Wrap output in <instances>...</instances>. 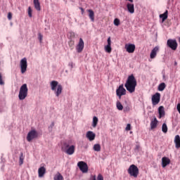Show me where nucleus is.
<instances>
[{"label": "nucleus", "mask_w": 180, "mask_h": 180, "mask_svg": "<svg viewBox=\"0 0 180 180\" xmlns=\"http://www.w3.org/2000/svg\"><path fill=\"white\" fill-rule=\"evenodd\" d=\"M124 86L129 94H133V92L136 91V86H137V80H136V77H134L133 75L128 77Z\"/></svg>", "instance_id": "f257e3e1"}, {"label": "nucleus", "mask_w": 180, "mask_h": 180, "mask_svg": "<svg viewBox=\"0 0 180 180\" xmlns=\"http://www.w3.org/2000/svg\"><path fill=\"white\" fill-rule=\"evenodd\" d=\"M50 86L51 91H53L56 95L58 98L63 94V86L58 84V82L53 80L51 82Z\"/></svg>", "instance_id": "f03ea898"}, {"label": "nucleus", "mask_w": 180, "mask_h": 180, "mask_svg": "<svg viewBox=\"0 0 180 180\" xmlns=\"http://www.w3.org/2000/svg\"><path fill=\"white\" fill-rule=\"evenodd\" d=\"M29 89H27V84H24L20 88V91L18 94V98L20 101H24L27 97V92Z\"/></svg>", "instance_id": "7ed1b4c3"}, {"label": "nucleus", "mask_w": 180, "mask_h": 180, "mask_svg": "<svg viewBox=\"0 0 180 180\" xmlns=\"http://www.w3.org/2000/svg\"><path fill=\"white\" fill-rule=\"evenodd\" d=\"M127 172L130 176L137 178V176H139V167L134 165H131L129 166Z\"/></svg>", "instance_id": "20e7f679"}, {"label": "nucleus", "mask_w": 180, "mask_h": 180, "mask_svg": "<svg viewBox=\"0 0 180 180\" xmlns=\"http://www.w3.org/2000/svg\"><path fill=\"white\" fill-rule=\"evenodd\" d=\"M20 67L21 74H25L26 71H27V59L26 58H23L20 61Z\"/></svg>", "instance_id": "39448f33"}, {"label": "nucleus", "mask_w": 180, "mask_h": 180, "mask_svg": "<svg viewBox=\"0 0 180 180\" xmlns=\"http://www.w3.org/2000/svg\"><path fill=\"white\" fill-rule=\"evenodd\" d=\"M64 148L66 149L65 150V152L68 155H72V154H74V153H75V146H74V145H72L70 146V145L68 143H65Z\"/></svg>", "instance_id": "423d86ee"}, {"label": "nucleus", "mask_w": 180, "mask_h": 180, "mask_svg": "<svg viewBox=\"0 0 180 180\" xmlns=\"http://www.w3.org/2000/svg\"><path fill=\"white\" fill-rule=\"evenodd\" d=\"M39 134L36 131V129H32L30 132H28L27 136V141H32L34 139H37Z\"/></svg>", "instance_id": "0eeeda50"}, {"label": "nucleus", "mask_w": 180, "mask_h": 180, "mask_svg": "<svg viewBox=\"0 0 180 180\" xmlns=\"http://www.w3.org/2000/svg\"><path fill=\"white\" fill-rule=\"evenodd\" d=\"M77 167H79L80 171H82L83 174H86V172H88V165H86L85 162H79L77 163Z\"/></svg>", "instance_id": "6e6552de"}, {"label": "nucleus", "mask_w": 180, "mask_h": 180, "mask_svg": "<svg viewBox=\"0 0 180 180\" xmlns=\"http://www.w3.org/2000/svg\"><path fill=\"white\" fill-rule=\"evenodd\" d=\"M167 45L168 46V47L172 49V50H176V48L178 47V43L175 39H168Z\"/></svg>", "instance_id": "1a4fd4ad"}, {"label": "nucleus", "mask_w": 180, "mask_h": 180, "mask_svg": "<svg viewBox=\"0 0 180 180\" xmlns=\"http://www.w3.org/2000/svg\"><path fill=\"white\" fill-rule=\"evenodd\" d=\"M116 94L120 98H121L123 95H126V89L123 87V84H121L119 86V88L116 91Z\"/></svg>", "instance_id": "9d476101"}, {"label": "nucleus", "mask_w": 180, "mask_h": 180, "mask_svg": "<svg viewBox=\"0 0 180 180\" xmlns=\"http://www.w3.org/2000/svg\"><path fill=\"white\" fill-rule=\"evenodd\" d=\"M124 49L127 53H134V51L136 50V45L133 44H126Z\"/></svg>", "instance_id": "9b49d317"}, {"label": "nucleus", "mask_w": 180, "mask_h": 180, "mask_svg": "<svg viewBox=\"0 0 180 180\" xmlns=\"http://www.w3.org/2000/svg\"><path fill=\"white\" fill-rule=\"evenodd\" d=\"M160 96H161V94H160V93H156L155 95L152 96L153 105H158V103H160Z\"/></svg>", "instance_id": "f8f14e48"}, {"label": "nucleus", "mask_w": 180, "mask_h": 180, "mask_svg": "<svg viewBox=\"0 0 180 180\" xmlns=\"http://www.w3.org/2000/svg\"><path fill=\"white\" fill-rule=\"evenodd\" d=\"M84 40L82 39V38H80L79 43L76 47V50L77 53H81L84 50Z\"/></svg>", "instance_id": "ddd939ff"}, {"label": "nucleus", "mask_w": 180, "mask_h": 180, "mask_svg": "<svg viewBox=\"0 0 180 180\" xmlns=\"http://www.w3.org/2000/svg\"><path fill=\"white\" fill-rule=\"evenodd\" d=\"M86 137L89 140V141H94V140H95V137H96V134H95L94 131H88L86 134Z\"/></svg>", "instance_id": "4468645a"}, {"label": "nucleus", "mask_w": 180, "mask_h": 180, "mask_svg": "<svg viewBox=\"0 0 180 180\" xmlns=\"http://www.w3.org/2000/svg\"><path fill=\"white\" fill-rule=\"evenodd\" d=\"M44 175H46V167H40L38 169V176L39 178H44Z\"/></svg>", "instance_id": "2eb2a0df"}, {"label": "nucleus", "mask_w": 180, "mask_h": 180, "mask_svg": "<svg viewBox=\"0 0 180 180\" xmlns=\"http://www.w3.org/2000/svg\"><path fill=\"white\" fill-rule=\"evenodd\" d=\"M169 162H171V160H169V158L167 157H164L162 158V168H165L167 165H169Z\"/></svg>", "instance_id": "dca6fc26"}, {"label": "nucleus", "mask_w": 180, "mask_h": 180, "mask_svg": "<svg viewBox=\"0 0 180 180\" xmlns=\"http://www.w3.org/2000/svg\"><path fill=\"white\" fill-rule=\"evenodd\" d=\"M159 48L158 46H155L150 52V58H154L155 57H157V53H158Z\"/></svg>", "instance_id": "f3484780"}, {"label": "nucleus", "mask_w": 180, "mask_h": 180, "mask_svg": "<svg viewBox=\"0 0 180 180\" xmlns=\"http://www.w3.org/2000/svg\"><path fill=\"white\" fill-rule=\"evenodd\" d=\"M127 11L129 13H134V4L128 3L127 4Z\"/></svg>", "instance_id": "a211bd4d"}, {"label": "nucleus", "mask_w": 180, "mask_h": 180, "mask_svg": "<svg viewBox=\"0 0 180 180\" xmlns=\"http://www.w3.org/2000/svg\"><path fill=\"white\" fill-rule=\"evenodd\" d=\"M158 124V120H157V118L155 117L153 120L150 122V129L151 130L155 129L157 127V124Z\"/></svg>", "instance_id": "6ab92c4d"}, {"label": "nucleus", "mask_w": 180, "mask_h": 180, "mask_svg": "<svg viewBox=\"0 0 180 180\" xmlns=\"http://www.w3.org/2000/svg\"><path fill=\"white\" fill-rule=\"evenodd\" d=\"M159 118L164 117L165 116V110H164V107L160 106L158 108Z\"/></svg>", "instance_id": "aec40b11"}, {"label": "nucleus", "mask_w": 180, "mask_h": 180, "mask_svg": "<svg viewBox=\"0 0 180 180\" xmlns=\"http://www.w3.org/2000/svg\"><path fill=\"white\" fill-rule=\"evenodd\" d=\"M174 143L176 145V148H180V136H179V135H176L174 137Z\"/></svg>", "instance_id": "412c9836"}, {"label": "nucleus", "mask_w": 180, "mask_h": 180, "mask_svg": "<svg viewBox=\"0 0 180 180\" xmlns=\"http://www.w3.org/2000/svg\"><path fill=\"white\" fill-rule=\"evenodd\" d=\"M89 12V17L90 18L91 22L95 21V13H94V11L89 9L88 10Z\"/></svg>", "instance_id": "4be33fe9"}, {"label": "nucleus", "mask_w": 180, "mask_h": 180, "mask_svg": "<svg viewBox=\"0 0 180 180\" xmlns=\"http://www.w3.org/2000/svg\"><path fill=\"white\" fill-rule=\"evenodd\" d=\"M98 122H99V120L97 118L96 116H94L93 117V121H92V127L95 128L96 126H98Z\"/></svg>", "instance_id": "5701e85b"}, {"label": "nucleus", "mask_w": 180, "mask_h": 180, "mask_svg": "<svg viewBox=\"0 0 180 180\" xmlns=\"http://www.w3.org/2000/svg\"><path fill=\"white\" fill-rule=\"evenodd\" d=\"M34 6L35 9H37V11H41L40 2L39 1V0H34Z\"/></svg>", "instance_id": "b1692460"}, {"label": "nucleus", "mask_w": 180, "mask_h": 180, "mask_svg": "<svg viewBox=\"0 0 180 180\" xmlns=\"http://www.w3.org/2000/svg\"><path fill=\"white\" fill-rule=\"evenodd\" d=\"M160 18L164 22L168 18V11H166L163 14H160Z\"/></svg>", "instance_id": "393cba45"}, {"label": "nucleus", "mask_w": 180, "mask_h": 180, "mask_svg": "<svg viewBox=\"0 0 180 180\" xmlns=\"http://www.w3.org/2000/svg\"><path fill=\"white\" fill-rule=\"evenodd\" d=\"M166 86H167V85L165 84V83L162 82L159 84L158 89V91L162 92V91H164V89H165Z\"/></svg>", "instance_id": "a878e982"}, {"label": "nucleus", "mask_w": 180, "mask_h": 180, "mask_svg": "<svg viewBox=\"0 0 180 180\" xmlns=\"http://www.w3.org/2000/svg\"><path fill=\"white\" fill-rule=\"evenodd\" d=\"M54 180H63L64 179V177H63V175L60 174V172H58L53 177Z\"/></svg>", "instance_id": "bb28decb"}, {"label": "nucleus", "mask_w": 180, "mask_h": 180, "mask_svg": "<svg viewBox=\"0 0 180 180\" xmlns=\"http://www.w3.org/2000/svg\"><path fill=\"white\" fill-rule=\"evenodd\" d=\"M24 160H25V155H23V153H21L19 158V165H23Z\"/></svg>", "instance_id": "cd10ccee"}, {"label": "nucleus", "mask_w": 180, "mask_h": 180, "mask_svg": "<svg viewBox=\"0 0 180 180\" xmlns=\"http://www.w3.org/2000/svg\"><path fill=\"white\" fill-rule=\"evenodd\" d=\"M91 179L92 180H103V176L102 174H99L96 178V176H91Z\"/></svg>", "instance_id": "c85d7f7f"}, {"label": "nucleus", "mask_w": 180, "mask_h": 180, "mask_svg": "<svg viewBox=\"0 0 180 180\" xmlns=\"http://www.w3.org/2000/svg\"><path fill=\"white\" fill-rule=\"evenodd\" d=\"M116 106L118 110H123V105H122V103H120V101H117Z\"/></svg>", "instance_id": "c756f323"}, {"label": "nucleus", "mask_w": 180, "mask_h": 180, "mask_svg": "<svg viewBox=\"0 0 180 180\" xmlns=\"http://www.w3.org/2000/svg\"><path fill=\"white\" fill-rule=\"evenodd\" d=\"M93 148L94 151L99 152L101 151V145L99 143L94 144Z\"/></svg>", "instance_id": "7c9ffc66"}, {"label": "nucleus", "mask_w": 180, "mask_h": 180, "mask_svg": "<svg viewBox=\"0 0 180 180\" xmlns=\"http://www.w3.org/2000/svg\"><path fill=\"white\" fill-rule=\"evenodd\" d=\"M162 131L163 133H167L168 131V127H167V124L164 123L162 126Z\"/></svg>", "instance_id": "2f4dec72"}, {"label": "nucleus", "mask_w": 180, "mask_h": 180, "mask_svg": "<svg viewBox=\"0 0 180 180\" xmlns=\"http://www.w3.org/2000/svg\"><path fill=\"white\" fill-rule=\"evenodd\" d=\"M105 51H106V53H112V47H110V45L105 46Z\"/></svg>", "instance_id": "473e14b6"}, {"label": "nucleus", "mask_w": 180, "mask_h": 180, "mask_svg": "<svg viewBox=\"0 0 180 180\" xmlns=\"http://www.w3.org/2000/svg\"><path fill=\"white\" fill-rule=\"evenodd\" d=\"M115 26H119L120 25V20L119 18H115L113 22Z\"/></svg>", "instance_id": "72a5a7b5"}, {"label": "nucleus", "mask_w": 180, "mask_h": 180, "mask_svg": "<svg viewBox=\"0 0 180 180\" xmlns=\"http://www.w3.org/2000/svg\"><path fill=\"white\" fill-rule=\"evenodd\" d=\"M38 39L39 40V42L41 43V41H43V35L40 33L38 34Z\"/></svg>", "instance_id": "f704fd0d"}, {"label": "nucleus", "mask_w": 180, "mask_h": 180, "mask_svg": "<svg viewBox=\"0 0 180 180\" xmlns=\"http://www.w3.org/2000/svg\"><path fill=\"white\" fill-rule=\"evenodd\" d=\"M0 85H5L4 79H2V75L0 73Z\"/></svg>", "instance_id": "c9c22d12"}, {"label": "nucleus", "mask_w": 180, "mask_h": 180, "mask_svg": "<svg viewBox=\"0 0 180 180\" xmlns=\"http://www.w3.org/2000/svg\"><path fill=\"white\" fill-rule=\"evenodd\" d=\"M53 127H54V122H51V125L49 127V131H53Z\"/></svg>", "instance_id": "e433bc0d"}, {"label": "nucleus", "mask_w": 180, "mask_h": 180, "mask_svg": "<svg viewBox=\"0 0 180 180\" xmlns=\"http://www.w3.org/2000/svg\"><path fill=\"white\" fill-rule=\"evenodd\" d=\"M131 129V125L130 124H127L126 128H125V130H127V131H130Z\"/></svg>", "instance_id": "4c0bfd02"}, {"label": "nucleus", "mask_w": 180, "mask_h": 180, "mask_svg": "<svg viewBox=\"0 0 180 180\" xmlns=\"http://www.w3.org/2000/svg\"><path fill=\"white\" fill-rule=\"evenodd\" d=\"M32 8L29 7L28 8V15L30 16V18H32Z\"/></svg>", "instance_id": "58836bf2"}, {"label": "nucleus", "mask_w": 180, "mask_h": 180, "mask_svg": "<svg viewBox=\"0 0 180 180\" xmlns=\"http://www.w3.org/2000/svg\"><path fill=\"white\" fill-rule=\"evenodd\" d=\"M68 67H70V70H72L74 68V63L72 62L69 63Z\"/></svg>", "instance_id": "ea45409f"}, {"label": "nucleus", "mask_w": 180, "mask_h": 180, "mask_svg": "<svg viewBox=\"0 0 180 180\" xmlns=\"http://www.w3.org/2000/svg\"><path fill=\"white\" fill-rule=\"evenodd\" d=\"M8 20H12V13H8Z\"/></svg>", "instance_id": "a19ab883"}, {"label": "nucleus", "mask_w": 180, "mask_h": 180, "mask_svg": "<svg viewBox=\"0 0 180 180\" xmlns=\"http://www.w3.org/2000/svg\"><path fill=\"white\" fill-rule=\"evenodd\" d=\"M176 109H177L179 113L180 114V103L177 104Z\"/></svg>", "instance_id": "79ce46f5"}, {"label": "nucleus", "mask_w": 180, "mask_h": 180, "mask_svg": "<svg viewBox=\"0 0 180 180\" xmlns=\"http://www.w3.org/2000/svg\"><path fill=\"white\" fill-rule=\"evenodd\" d=\"M107 41H108V44L107 45H110L111 44L110 37H108Z\"/></svg>", "instance_id": "37998d69"}, {"label": "nucleus", "mask_w": 180, "mask_h": 180, "mask_svg": "<svg viewBox=\"0 0 180 180\" xmlns=\"http://www.w3.org/2000/svg\"><path fill=\"white\" fill-rule=\"evenodd\" d=\"M70 34L71 37H75V33L71 32H70Z\"/></svg>", "instance_id": "c03bdc74"}, {"label": "nucleus", "mask_w": 180, "mask_h": 180, "mask_svg": "<svg viewBox=\"0 0 180 180\" xmlns=\"http://www.w3.org/2000/svg\"><path fill=\"white\" fill-rule=\"evenodd\" d=\"M4 112V108H0V113H2Z\"/></svg>", "instance_id": "a18cd8bd"}, {"label": "nucleus", "mask_w": 180, "mask_h": 180, "mask_svg": "<svg viewBox=\"0 0 180 180\" xmlns=\"http://www.w3.org/2000/svg\"><path fill=\"white\" fill-rule=\"evenodd\" d=\"M139 148H140V146H136V149L139 150Z\"/></svg>", "instance_id": "49530a36"}, {"label": "nucleus", "mask_w": 180, "mask_h": 180, "mask_svg": "<svg viewBox=\"0 0 180 180\" xmlns=\"http://www.w3.org/2000/svg\"><path fill=\"white\" fill-rule=\"evenodd\" d=\"M82 13H84V8H81Z\"/></svg>", "instance_id": "de8ad7c7"}]
</instances>
